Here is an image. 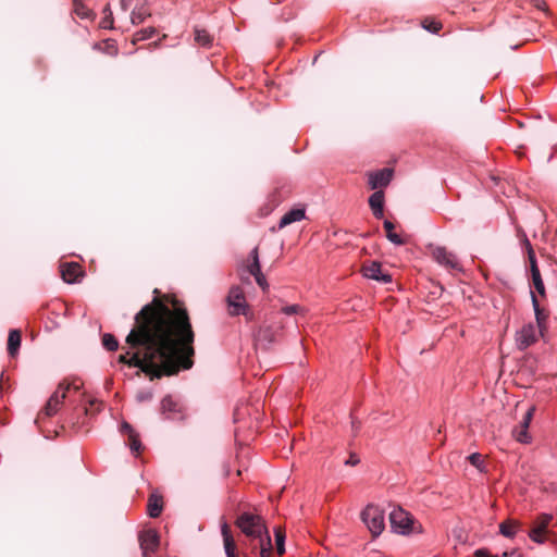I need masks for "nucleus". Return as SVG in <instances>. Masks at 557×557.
<instances>
[{"label": "nucleus", "mask_w": 557, "mask_h": 557, "mask_svg": "<svg viewBox=\"0 0 557 557\" xmlns=\"http://www.w3.org/2000/svg\"><path fill=\"white\" fill-rule=\"evenodd\" d=\"M195 334L183 308L171 309L158 298L135 315L126 337L128 350L119 362L139 368L150 380L193 367Z\"/></svg>", "instance_id": "f257e3e1"}, {"label": "nucleus", "mask_w": 557, "mask_h": 557, "mask_svg": "<svg viewBox=\"0 0 557 557\" xmlns=\"http://www.w3.org/2000/svg\"><path fill=\"white\" fill-rule=\"evenodd\" d=\"M81 387H82V383H79L77 381H73L72 383H70L67 381L61 382L59 384L58 388L54 391V393L48 399V401H47L46 406L44 407V409L41 410V412L39 413V418H41L42 416H45V417L54 416L58 412L63 400L65 399L66 393L71 388L78 391Z\"/></svg>", "instance_id": "f03ea898"}, {"label": "nucleus", "mask_w": 557, "mask_h": 557, "mask_svg": "<svg viewBox=\"0 0 557 557\" xmlns=\"http://www.w3.org/2000/svg\"><path fill=\"white\" fill-rule=\"evenodd\" d=\"M361 519L373 536H379L385 528L384 510L376 505H368L361 512Z\"/></svg>", "instance_id": "7ed1b4c3"}, {"label": "nucleus", "mask_w": 557, "mask_h": 557, "mask_svg": "<svg viewBox=\"0 0 557 557\" xmlns=\"http://www.w3.org/2000/svg\"><path fill=\"white\" fill-rule=\"evenodd\" d=\"M236 525L251 540L265 533V525L261 517L250 512H243L237 518Z\"/></svg>", "instance_id": "20e7f679"}, {"label": "nucleus", "mask_w": 557, "mask_h": 557, "mask_svg": "<svg viewBox=\"0 0 557 557\" xmlns=\"http://www.w3.org/2000/svg\"><path fill=\"white\" fill-rule=\"evenodd\" d=\"M391 528L398 534H410L414 531L413 517L400 507L394 508L389 512Z\"/></svg>", "instance_id": "39448f33"}, {"label": "nucleus", "mask_w": 557, "mask_h": 557, "mask_svg": "<svg viewBox=\"0 0 557 557\" xmlns=\"http://www.w3.org/2000/svg\"><path fill=\"white\" fill-rule=\"evenodd\" d=\"M226 302L231 315H240L247 313L248 305L244 290L240 286L235 285L230 288Z\"/></svg>", "instance_id": "423d86ee"}, {"label": "nucleus", "mask_w": 557, "mask_h": 557, "mask_svg": "<svg viewBox=\"0 0 557 557\" xmlns=\"http://www.w3.org/2000/svg\"><path fill=\"white\" fill-rule=\"evenodd\" d=\"M432 257L438 264L444 265L447 269L461 270L456 256L451 251H448L445 247H434L432 249Z\"/></svg>", "instance_id": "0eeeda50"}, {"label": "nucleus", "mask_w": 557, "mask_h": 557, "mask_svg": "<svg viewBox=\"0 0 557 557\" xmlns=\"http://www.w3.org/2000/svg\"><path fill=\"white\" fill-rule=\"evenodd\" d=\"M139 544L144 557H152L151 555L159 547V535L157 531L149 529L145 530L139 535Z\"/></svg>", "instance_id": "6e6552de"}, {"label": "nucleus", "mask_w": 557, "mask_h": 557, "mask_svg": "<svg viewBox=\"0 0 557 557\" xmlns=\"http://www.w3.org/2000/svg\"><path fill=\"white\" fill-rule=\"evenodd\" d=\"M537 338V327L536 325L529 323L523 325L516 333V344L520 350H523L535 343Z\"/></svg>", "instance_id": "1a4fd4ad"}, {"label": "nucleus", "mask_w": 557, "mask_h": 557, "mask_svg": "<svg viewBox=\"0 0 557 557\" xmlns=\"http://www.w3.org/2000/svg\"><path fill=\"white\" fill-rule=\"evenodd\" d=\"M527 245H528V257H529V261H530V271H531L533 286H534L535 290L541 296H545V286H544V283H543V280H542L541 273H540V269L536 263L535 253H534L529 242H527Z\"/></svg>", "instance_id": "9d476101"}, {"label": "nucleus", "mask_w": 557, "mask_h": 557, "mask_svg": "<svg viewBox=\"0 0 557 557\" xmlns=\"http://www.w3.org/2000/svg\"><path fill=\"white\" fill-rule=\"evenodd\" d=\"M535 412V407H530L523 416L520 424L512 430V436L520 443L528 444L531 441L528 429Z\"/></svg>", "instance_id": "9b49d317"}, {"label": "nucleus", "mask_w": 557, "mask_h": 557, "mask_svg": "<svg viewBox=\"0 0 557 557\" xmlns=\"http://www.w3.org/2000/svg\"><path fill=\"white\" fill-rule=\"evenodd\" d=\"M393 178V170L384 168L382 170L371 172L368 174V184L371 189L376 190L379 188L386 187Z\"/></svg>", "instance_id": "f8f14e48"}, {"label": "nucleus", "mask_w": 557, "mask_h": 557, "mask_svg": "<svg viewBox=\"0 0 557 557\" xmlns=\"http://www.w3.org/2000/svg\"><path fill=\"white\" fill-rule=\"evenodd\" d=\"M362 272L367 278L375 280L377 282L389 283L392 281V276L389 274L383 273L381 264L375 261L364 265L362 268Z\"/></svg>", "instance_id": "ddd939ff"}, {"label": "nucleus", "mask_w": 557, "mask_h": 557, "mask_svg": "<svg viewBox=\"0 0 557 557\" xmlns=\"http://www.w3.org/2000/svg\"><path fill=\"white\" fill-rule=\"evenodd\" d=\"M306 218V210L304 208H294L287 211L280 220L278 230L284 228L285 226L299 222Z\"/></svg>", "instance_id": "4468645a"}, {"label": "nucleus", "mask_w": 557, "mask_h": 557, "mask_svg": "<svg viewBox=\"0 0 557 557\" xmlns=\"http://www.w3.org/2000/svg\"><path fill=\"white\" fill-rule=\"evenodd\" d=\"M221 533L223 536V544L226 557H237L236 544L230 531V527L226 522L222 524Z\"/></svg>", "instance_id": "2eb2a0df"}, {"label": "nucleus", "mask_w": 557, "mask_h": 557, "mask_svg": "<svg viewBox=\"0 0 557 557\" xmlns=\"http://www.w3.org/2000/svg\"><path fill=\"white\" fill-rule=\"evenodd\" d=\"M369 206L376 219L383 218L384 193L375 190L369 198Z\"/></svg>", "instance_id": "dca6fc26"}, {"label": "nucleus", "mask_w": 557, "mask_h": 557, "mask_svg": "<svg viewBox=\"0 0 557 557\" xmlns=\"http://www.w3.org/2000/svg\"><path fill=\"white\" fill-rule=\"evenodd\" d=\"M81 273V267L77 263H65L61 267V276L66 283L77 282Z\"/></svg>", "instance_id": "f3484780"}, {"label": "nucleus", "mask_w": 557, "mask_h": 557, "mask_svg": "<svg viewBox=\"0 0 557 557\" xmlns=\"http://www.w3.org/2000/svg\"><path fill=\"white\" fill-rule=\"evenodd\" d=\"M94 49L99 50L110 57H115L119 53L117 44L114 39L111 38L95 44Z\"/></svg>", "instance_id": "a211bd4d"}, {"label": "nucleus", "mask_w": 557, "mask_h": 557, "mask_svg": "<svg viewBox=\"0 0 557 557\" xmlns=\"http://www.w3.org/2000/svg\"><path fill=\"white\" fill-rule=\"evenodd\" d=\"M163 508L162 497L156 494H151L148 499L147 510L151 518L160 516Z\"/></svg>", "instance_id": "6ab92c4d"}, {"label": "nucleus", "mask_w": 557, "mask_h": 557, "mask_svg": "<svg viewBox=\"0 0 557 557\" xmlns=\"http://www.w3.org/2000/svg\"><path fill=\"white\" fill-rule=\"evenodd\" d=\"M161 410L166 419H175L174 413L178 412V405L171 396H165L161 401Z\"/></svg>", "instance_id": "aec40b11"}, {"label": "nucleus", "mask_w": 557, "mask_h": 557, "mask_svg": "<svg viewBox=\"0 0 557 557\" xmlns=\"http://www.w3.org/2000/svg\"><path fill=\"white\" fill-rule=\"evenodd\" d=\"M21 346V332L18 330H11L8 337V352L14 357Z\"/></svg>", "instance_id": "412c9836"}, {"label": "nucleus", "mask_w": 557, "mask_h": 557, "mask_svg": "<svg viewBox=\"0 0 557 557\" xmlns=\"http://www.w3.org/2000/svg\"><path fill=\"white\" fill-rule=\"evenodd\" d=\"M148 16H150V11L148 8L143 4L140 7H136L131 13V22L133 25H138L143 23Z\"/></svg>", "instance_id": "4be33fe9"}, {"label": "nucleus", "mask_w": 557, "mask_h": 557, "mask_svg": "<svg viewBox=\"0 0 557 557\" xmlns=\"http://www.w3.org/2000/svg\"><path fill=\"white\" fill-rule=\"evenodd\" d=\"M531 300H532V306L534 309V314H535V319H536V323H537L536 327L542 329V326L547 318V314L540 307V302L533 292H531Z\"/></svg>", "instance_id": "5701e85b"}, {"label": "nucleus", "mask_w": 557, "mask_h": 557, "mask_svg": "<svg viewBox=\"0 0 557 557\" xmlns=\"http://www.w3.org/2000/svg\"><path fill=\"white\" fill-rule=\"evenodd\" d=\"M249 256L251 258V263L248 265L247 271L252 276L259 275V273H262V272H261V265H260V261H259L258 248L257 247L253 248L250 251Z\"/></svg>", "instance_id": "b1692460"}, {"label": "nucleus", "mask_w": 557, "mask_h": 557, "mask_svg": "<svg viewBox=\"0 0 557 557\" xmlns=\"http://www.w3.org/2000/svg\"><path fill=\"white\" fill-rule=\"evenodd\" d=\"M102 13H103V17L101 18L99 26L104 29H113L114 28V18H113V13L110 8V4H107L103 8Z\"/></svg>", "instance_id": "393cba45"}, {"label": "nucleus", "mask_w": 557, "mask_h": 557, "mask_svg": "<svg viewBox=\"0 0 557 557\" xmlns=\"http://www.w3.org/2000/svg\"><path fill=\"white\" fill-rule=\"evenodd\" d=\"M195 41L202 47H208L212 42L211 35L203 28L196 27L194 30Z\"/></svg>", "instance_id": "a878e982"}, {"label": "nucleus", "mask_w": 557, "mask_h": 557, "mask_svg": "<svg viewBox=\"0 0 557 557\" xmlns=\"http://www.w3.org/2000/svg\"><path fill=\"white\" fill-rule=\"evenodd\" d=\"M383 225L386 231V237L391 243H393L397 246H400L404 244V240L401 239V237L394 232V224L391 221L385 220Z\"/></svg>", "instance_id": "bb28decb"}, {"label": "nucleus", "mask_w": 557, "mask_h": 557, "mask_svg": "<svg viewBox=\"0 0 557 557\" xmlns=\"http://www.w3.org/2000/svg\"><path fill=\"white\" fill-rule=\"evenodd\" d=\"M519 529V525L513 521H505L499 524V532L505 537L512 539L517 531Z\"/></svg>", "instance_id": "cd10ccee"}, {"label": "nucleus", "mask_w": 557, "mask_h": 557, "mask_svg": "<svg viewBox=\"0 0 557 557\" xmlns=\"http://www.w3.org/2000/svg\"><path fill=\"white\" fill-rule=\"evenodd\" d=\"M421 26L433 34H436L442 29V23L433 17L423 18Z\"/></svg>", "instance_id": "c85d7f7f"}, {"label": "nucleus", "mask_w": 557, "mask_h": 557, "mask_svg": "<svg viewBox=\"0 0 557 557\" xmlns=\"http://www.w3.org/2000/svg\"><path fill=\"white\" fill-rule=\"evenodd\" d=\"M156 32L157 30L154 27H147V28L138 30L137 33H135V35L133 37V40H132L133 45H135L139 41L146 40L148 38H151L156 34Z\"/></svg>", "instance_id": "c756f323"}, {"label": "nucleus", "mask_w": 557, "mask_h": 557, "mask_svg": "<svg viewBox=\"0 0 557 557\" xmlns=\"http://www.w3.org/2000/svg\"><path fill=\"white\" fill-rule=\"evenodd\" d=\"M102 345L109 351H114L119 347V343H117L116 338L112 334H109V333L103 334Z\"/></svg>", "instance_id": "7c9ffc66"}, {"label": "nucleus", "mask_w": 557, "mask_h": 557, "mask_svg": "<svg viewBox=\"0 0 557 557\" xmlns=\"http://www.w3.org/2000/svg\"><path fill=\"white\" fill-rule=\"evenodd\" d=\"M275 542H276V550L278 555H283L285 553V534L281 529L274 530Z\"/></svg>", "instance_id": "2f4dec72"}, {"label": "nucleus", "mask_w": 557, "mask_h": 557, "mask_svg": "<svg viewBox=\"0 0 557 557\" xmlns=\"http://www.w3.org/2000/svg\"><path fill=\"white\" fill-rule=\"evenodd\" d=\"M253 540L259 542L260 550L265 548L267 552H271L272 543H271V537H270V534H269L267 528H265V533H263L260 536H256Z\"/></svg>", "instance_id": "473e14b6"}, {"label": "nucleus", "mask_w": 557, "mask_h": 557, "mask_svg": "<svg viewBox=\"0 0 557 557\" xmlns=\"http://www.w3.org/2000/svg\"><path fill=\"white\" fill-rule=\"evenodd\" d=\"M545 531L542 527L536 525L530 531L529 536L532 541L542 544L545 541Z\"/></svg>", "instance_id": "72a5a7b5"}, {"label": "nucleus", "mask_w": 557, "mask_h": 557, "mask_svg": "<svg viewBox=\"0 0 557 557\" xmlns=\"http://www.w3.org/2000/svg\"><path fill=\"white\" fill-rule=\"evenodd\" d=\"M74 12L82 18H87L91 15V11H89L82 0H74Z\"/></svg>", "instance_id": "f704fd0d"}, {"label": "nucleus", "mask_w": 557, "mask_h": 557, "mask_svg": "<svg viewBox=\"0 0 557 557\" xmlns=\"http://www.w3.org/2000/svg\"><path fill=\"white\" fill-rule=\"evenodd\" d=\"M469 462L475 467L479 471H484V460L481 454L473 453L470 456H468Z\"/></svg>", "instance_id": "c9c22d12"}, {"label": "nucleus", "mask_w": 557, "mask_h": 557, "mask_svg": "<svg viewBox=\"0 0 557 557\" xmlns=\"http://www.w3.org/2000/svg\"><path fill=\"white\" fill-rule=\"evenodd\" d=\"M282 312L286 315L300 314L304 315L306 313V309L299 305H289L282 308Z\"/></svg>", "instance_id": "e433bc0d"}, {"label": "nucleus", "mask_w": 557, "mask_h": 557, "mask_svg": "<svg viewBox=\"0 0 557 557\" xmlns=\"http://www.w3.org/2000/svg\"><path fill=\"white\" fill-rule=\"evenodd\" d=\"M128 441H129V448L133 453H136L138 454L140 448H141V443L138 438V434L135 433V434H131V436H128Z\"/></svg>", "instance_id": "4c0bfd02"}, {"label": "nucleus", "mask_w": 557, "mask_h": 557, "mask_svg": "<svg viewBox=\"0 0 557 557\" xmlns=\"http://www.w3.org/2000/svg\"><path fill=\"white\" fill-rule=\"evenodd\" d=\"M258 339L267 341L269 344L272 343L274 339L272 337L270 327L261 329L258 333Z\"/></svg>", "instance_id": "58836bf2"}, {"label": "nucleus", "mask_w": 557, "mask_h": 557, "mask_svg": "<svg viewBox=\"0 0 557 557\" xmlns=\"http://www.w3.org/2000/svg\"><path fill=\"white\" fill-rule=\"evenodd\" d=\"M136 398L138 401L143 403V401H149L152 399V392L150 391H144V392H139L137 395H136Z\"/></svg>", "instance_id": "ea45409f"}, {"label": "nucleus", "mask_w": 557, "mask_h": 557, "mask_svg": "<svg viewBox=\"0 0 557 557\" xmlns=\"http://www.w3.org/2000/svg\"><path fill=\"white\" fill-rule=\"evenodd\" d=\"M257 284L263 289L265 290L268 288V282H267V278L265 276L262 274V273H259V275H256L253 276Z\"/></svg>", "instance_id": "a19ab883"}, {"label": "nucleus", "mask_w": 557, "mask_h": 557, "mask_svg": "<svg viewBox=\"0 0 557 557\" xmlns=\"http://www.w3.org/2000/svg\"><path fill=\"white\" fill-rule=\"evenodd\" d=\"M121 433L131 436V434H135L136 432L133 430L132 425L127 422H123L120 429Z\"/></svg>", "instance_id": "79ce46f5"}, {"label": "nucleus", "mask_w": 557, "mask_h": 557, "mask_svg": "<svg viewBox=\"0 0 557 557\" xmlns=\"http://www.w3.org/2000/svg\"><path fill=\"white\" fill-rule=\"evenodd\" d=\"M552 520V516L550 515H543L541 517V521L539 522L537 527H542L544 530H546L549 521Z\"/></svg>", "instance_id": "37998d69"}, {"label": "nucleus", "mask_w": 557, "mask_h": 557, "mask_svg": "<svg viewBox=\"0 0 557 557\" xmlns=\"http://www.w3.org/2000/svg\"><path fill=\"white\" fill-rule=\"evenodd\" d=\"M133 0H120V8L123 12H126L131 5Z\"/></svg>", "instance_id": "c03bdc74"}, {"label": "nucleus", "mask_w": 557, "mask_h": 557, "mask_svg": "<svg viewBox=\"0 0 557 557\" xmlns=\"http://www.w3.org/2000/svg\"><path fill=\"white\" fill-rule=\"evenodd\" d=\"M474 556L475 557H492L490 552L487 549H484V548L476 549L474 552Z\"/></svg>", "instance_id": "a18cd8bd"}, {"label": "nucleus", "mask_w": 557, "mask_h": 557, "mask_svg": "<svg viewBox=\"0 0 557 557\" xmlns=\"http://www.w3.org/2000/svg\"><path fill=\"white\" fill-rule=\"evenodd\" d=\"M359 462V459L354 455L350 456L348 460L345 461L346 465L355 466Z\"/></svg>", "instance_id": "49530a36"}, {"label": "nucleus", "mask_w": 557, "mask_h": 557, "mask_svg": "<svg viewBox=\"0 0 557 557\" xmlns=\"http://www.w3.org/2000/svg\"><path fill=\"white\" fill-rule=\"evenodd\" d=\"M535 5L537 9L547 10L545 2H541V1L536 0Z\"/></svg>", "instance_id": "de8ad7c7"}, {"label": "nucleus", "mask_w": 557, "mask_h": 557, "mask_svg": "<svg viewBox=\"0 0 557 557\" xmlns=\"http://www.w3.org/2000/svg\"><path fill=\"white\" fill-rule=\"evenodd\" d=\"M260 557H270V552H267V549H261L260 550Z\"/></svg>", "instance_id": "09e8293b"}, {"label": "nucleus", "mask_w": 557, "mask_h": 557, "mask_svg": "<svg viewBox=\"0 0 557 557\" xmlns=\"http://www.w3.org/2000/svg\"><path fill=\"white\" fill-rule=\"evenodd\" d=\"M240 280L243 283H248V284L250 283L249 276H247V277L240 276Z\"/></svg>", "instance_id": "8fccbe9b"}, {"label": "nucleus", "mask_w": 557, "mask_h": 557, "mask_svg": "<svg viewBox=\"0 0 557 557\" xmlns=\"http://www.w3.org/2000/svg\"><path fill=\"white\" fill-rule=\"evenodd\" d=\"M520 149H521V146H517V147L515 148L516 153L521 154Z\"/></svg>", "instance_id": "3c124183"}, {"label": "nucleus", "mask_w": 557, "mask_h": 557, "mask_svg": "<svg viewBox=\"0 0 557 557\" xmlns=\"http://www.w3.org/2000/svg\"><path fill=\"white\" fill-rule=\"evenodd\" d=\"M491 180L497 184L498 178L496 176H491Z\"/></svg>", "instance_id": "603ef678"}, {"label": "nucleus", "mask_w": 557, "mask_h": 557, "mask_svg": "<svg viewBox=\"0 0 557 557\" xmlns=\"http://www.w3.org/2000/svg\"><path fill=\"white\" fill-rule=\"evenodd\" d=\"M238 414H239V413H238V410H236V412H235V420H237V419H238Z\"/></svg>", "instance_id": "864d4df0"}, {"label": "nucleus", "mask_w": 557, "mask_h": 557, "mask_svg": "<svg viewBox=\"0 0 557 557\" xmlns=\"http://www.w3.org/2000/svg\"><path fill=\"white\" fill-rule=\"evenodd\" d=\"M508 556H509V554H508L507 552H505V553L503 554V557H508Z\"/></svg>", "instance_id": "5fc2aeb1"}, {"label": "nucleus", "mask_w": 557, "mask_h": 557, "mask_svg": "<svg viewBox=\"0 0 557 557\" xmlns=\"http://www.w3.org/2000/svg\"><path fill=\"white\" fill-rule=\"evenodd\" d=\"M492 557H498L497 555H492Z\"/></svg>", "instance_id": "6e6d98bb"}]
</instances>
